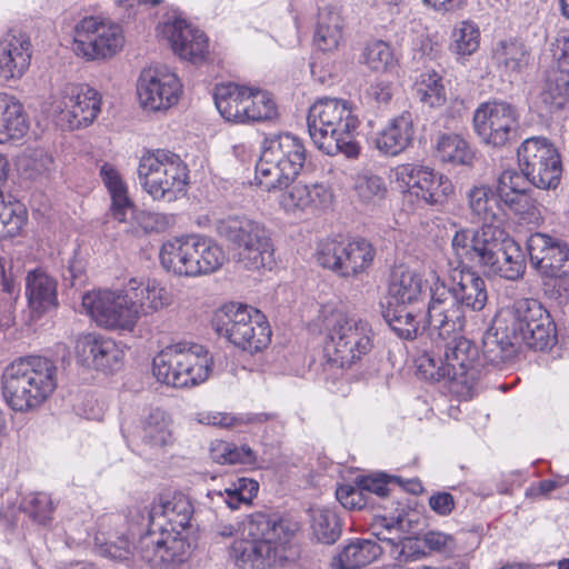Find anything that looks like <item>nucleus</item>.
Returning <instances> with one entry per match:
<instances>
[{"mask_svg": "<svg viewBox=\"0 0 569 569\" xmlns=\"http://www.w3.org/2000/svg\"><path fill=\"white\" fill-rule=\"evenodd\" d=\"M32 57L30 39L24 33L9 31L0 37V78L18 80L27 72Z\"/></svg>", "mask_w": 569, "mask_h": 569, "instance_id": "nucleus-30", "label": "nucleus"}, {"mask_svg": "<svg viewBox=\"0 0 569 569\" xmlns=\"http://www.w3.org/2000/svg\"><path fill=\"white\" fill-rule=\"evenodd\" d=\"M51 99L52 112L71 130L89 126L100 113L101 98L87 84L67 83Z\"/></svg>", "mask_w": 569, "mask_h": 569, "instance_id": "nucleus-18", "label": "nucleus"}, {"mask_svg": "<svg viewBox=\"0 0 569 569\" xmlns=\"http://www.w3.org/2000/svg\"><path fill=\"white\" fill-rule=\"evenodd\" d=\"M123 46L122 27L110 19L90 16L76 24L72 50L87 61L112 58Z\"/></svg>", "mask_w": 569, "mask_h": 569, "instance_id": "nucleus-13", "label": "nucleus"}, {"mask_svg": "<svg viewBox=\"0 0 569 569\" xmlns=\"http://www.w3.org/2000/svg\"><path fill=\"white\" fill-rule=\"evenodd\" d=\"M310 516L315 537L322 543L336 542L341 532L336 512L325 507H312L310 508Z\"/></svg>", "mask_w": 569, "mask_h": 569, "instance_id": "nucleus-49", "label": "nucleus"}, {"mask_svg": "<svg viewBox=\"0 0 569 569\" xmlns=\"http://www.w3.org/2000/svg\"><path fill=\"white\" fill-rule=\"evenodd\" d=\"M123 289L131 309L137 310V321L142 316H149L169 307L172 302L171 293L156 279L131 278Z\"/></svg>", "mask_w": 569, "mask_h": 569, "instance_id": "nucleus-31", "label": "nucleus"}, {"mask_svg": "<svg viewBox=\"0 0 569 569\" xmlns=\"http://www.w3.org/2000/svg\"><path fill=\"white\" fill-rule=\"evenodd\" d=\"M353 191L362 204L376 207L385 200L388 189L380 176L366 172L356 177Z\"/></svg>", "mask_w": 569, "mask_h": 569, "instance_id": "nucleus-50", "label": "nucleus"}, {"mask_svg": "<svg viewBox=\"0 0 569 569\" xmlns=\"http://www.w3.org/2000/svg\"><path fill=\"white\" fill-rule=\"evenodd\" d=\"M382 552V547L369 539H356L347 545L337 556L340 569H357L369 565Z\"/></svg>", "mask_w": 569, "mask_h": 569, "instance_id": "nucleus-46", "label": "nucleus"}, {"mask_svg": "<svg viewBox=\"0 0 569 569\" xmlns=\"http://www.w3.org/2000/svg\"><path fill=\"white\" fill-rule=\"evenodd\" d=\"M28 130L23 106L13 96L0 93V143L19 140Z\"/></svg>", "mask_w": 569, "mask_h": 569, "instance_id": "nucleus-41", "label": "nucleus"}, {"mask_svg": "<svg viewBox=\"0 0 569 569\" xmlns=\"http://www.w3.org/2000/svg\"><path fill=\"white\" fill-rule=\"evenodd\" d=\"M413 91L419 100L430 107L445 101V87L440 76L435 71H425L416 79Z\"/></svg>", "mask_w": 569, "mask_h": 569, "instance_id": "nucleus-54", "label": "nucleus"}, {"mask_svg": "<svg viewBox=\"0 0 569 569\" xmlns=\"http://www.w3.org/2000/svg\"><path fill=\"white\" fill-rule=\"evenodd\" d=\"M182 86L167 67H150L140 73L137 93L141 107L150 111L167 110L179 100Z\"/></svg>", "mask_w": 569, "mask_h": 569, "instance_id": "nucleus-21", "label": "nucleus"}, {"mask_svg": "<svg viewBox=\"0 0 569 569\" xmlns=\"http://www.w3.org/2000/svg\"><path fill=\"white\" fill-rule=\"evenodd\" d=\"M557 342L556 325L548 311L543 308L542 316H537L531 321L530 327L523 330L519 337V346L526 345L528 348L545 351L553 347Z\"/></svg>", "mask_w": 569, "mask_h": 569, "instance_id": "nucleus-44", "label": "nucleus"}, {"mask_svg": "<svg viewBox=\"0 0 569 569\" xmlns=\"http://www.w3.org/2000/svg\"><path fill=\"white\" fill-rule=\"evenodd\" d=\"M336 497L347 509H362L368 505V497L359 481L352 485H341L336 490Z\"/></svg>", "mask_w": 569, "mask_h": 569, "instance_id": "nucleus-64", "label": "nucleus"}, {"mask_svg": "<svg viewBox=\"0 0 569 569\" xmlns=\"http://www.w3.org/2000/svg\"><path fill=\"white\" fill-rule=\"evenodd\" d=\"M466 200L469 210L470 221L480 223L479 229L461 228L456 232H468L471 237L487 231L488 229L502 230L499 222L503 216L501 201L492 187L486 183L473 184L466 192Z\"/></svg>", "mask_w": 569, "mask_h": 569, "instance_id": "nucleus-25", "label": "nucleus"}, {"mask_svg": "<svg viewBox=\"0 0 569 569\" xmlns=\"http://www.w3.org/2000/svg\"><path fill=\"white\" fill-rule=\"evenodd\" d=\"M502 327L503 325L496 317L492 327L482 337V356L480 357L485 367L505 363L517 353L519 343Z\"/></svg>", "mask_w": 569, "mask_h": 569, "instance_id": "nucleus-39", "label": "nucleus"}, {"mask_svg": "<svg viewBox=\"0 0 569 569\" xmlns=\"http://www.w3.org/2000/svg\"><path fill=\"white\" fill-rule=\"evenodd\" d=\"M250 96L251 87L228 82L216 86L213 99L221 117L228 121L244 123Z\"/></svg>", "mask_w": 569, "mask_h": 569, "instance_id": "nucleus-38", "label": "nucleus"}, {"mask_svg": "<svg viewBox=\"0 0 569 569\" xmlns=\"http://www.w3.org/2000/svg\"><path fill=\"white\" fill-rule=\"evenodd\" d=\"M569 101V69L557 67L548 71L539 94L541 108L553 113Z\"/></svg>", "mask_w": 569, "mask_h": 569, "instance_id": "nucleus-42", "label": "nucleus"}, {"mask_svg": "<svg viewBox=\"0 0 569 569\" xmlns=\"http://www.w3.org/2000/svg\"><path fill=\"white\" fill-rule=\"evenodd\" d=\"M343 19L340 14L338 2H329L319 9L315 46L323 52L337 50L342 41Z\"/></svg>", "mask_w": 569, "mask_h": 569, "instance_id": "nucleus-37", "label": "nucleus"}, {"mask_svg": "<svg viewBox=\"0 0 569 569\" xmlns=\"http://www.w3.org/2000/svg\"><path fill=\"white\" fill-rule=\"evenodd\" d=\"M359 483L365 490L366 495L375 493L378 497H386L389 495V485L397 482L400 487L416 493L421 490V485L417 480H409L406 483L396 476H387L385 473L370 475L360 478Z\"/></svg>", "mask_w": 569, "mask_h": 569, "instance_id": "nucleus-58", "label": "nucleus"}, {"mask_svg": "<svg viewBox=\"0 0 569 569\" xmlns=\"http://www.w3.org/2000/svg\"><path fill=\"white\" fill-rule=\"evenodd\" d=\"M530 181L526 178L523 172H518L513 169L505 170L497 180L495 192L501 203L508 206L515 199L519 198L528 190Z\"/></svg>", "mask_w": 569, "mask_h": 569, "instance_id": "nucleus-53", "label": "nucleus"}, {"mask_svg": "<svg viewBox=\"0 0 569 569\" xmlns=\"http://www.w3.org/2000/svg\"><path fill=\"white\" fill-rule=\"evenodd\" d=\"M557 342L556 325L548 311L543 308L542 316H537L531 321L530 327L523 330L519 337V346L526 345L528 348L545 351L553 347Z\"/></svg>", "mask_w": 569, "mask_h": 569, "instance_id": "nucleus-45", "label": "nucleus"}, {"mask_svg": "<svg viewBox=\"0 0 569 569\" xmlns=\"http://www.w3.org/2000/svg\"><path fill=\"white\" fill-rule=\"evenodd\" d=\"M395 177L411 194L428 204L442 203L453 191V186L447 177L436 173L429 167L416 163L397 166Z\"/></svg>", "mask_w": 569, "mask_h": 569, "instance_id": "nucleus-23", "label": "nucleus"}, {"mask_svg": "<svg viewBox=\"0 0 569 569\" xmlns=\"http://www.w3.org/2000/svg\"><path fill=\"white\" fill-rule=\"evenodd\" d=\"M306 159L307 151L300 138L291 133L268 137L256 164V180L268 192L282 189L300 174Z\"/></svg>", "mask_w": 569, "mask_h": 569, "instance_id": "nucleus-7", "label": "nucleus"}, {"mask_svg": "<svg viewBox=\"0 0 569 569\" xmlns=\"http://www.w3.org/2000/svg\"><path fill=\"white\" fill-rule=\"evenodd\" d=\"M517 156L519 167L531 184L539 189L557 188L562 166L557 148L547 138L526 139Z\"/></svg>", "mask_w": 569, "mask_h": 569, "instance_id": "nucleus-15", "label": "nucleus"}, {"mask_svg": "<svg viewBox=\"0 0 569 569\" xmlns=\"http://www.w3.org/2000/svg\"><path fill=\"white\" fill-rule=\"evenodd\" d=\"M100 176L111 198L110 213L118 222H126L128 214H132L134 222L144 233L162 232L173 223V217L170 214L144 210L136 212L128 186L113 166L103 163Z\"/></svg>", "mask_w": 569, "mask_h": 569, "instance_id": "nucleus-14", "label": "nucleus"}, {"mask_svg": "<svg viewBox=\"0 0 569 569\" xmlns=\"http://www.w3.org/2000/svg\"><path fill=\"white\" fill-rule=\"evenodd\" d=\"M58 385V368L49 358L27 356L12 361L2 375V393L17 412H31L42 406Z\"/></svg>", "mask_w": 569, "mask_h": 569, "instance_id": "nucleus-3", "label": "nucleus"}, {"mask_svg": "<svg viewBox=\"0 0 569 569\" xmlns=\"http://www.w3.org/2000/svg\"><path fill=\"white\" fill-rule=\"evenodd\" d=\"M325 351L330 361L349 367L373 348L375 332L371 325L341 309L325 310L322 316Z\"/></svg>", "mask_w": 569, "mask_h": 569, "instance_id": "nucleus-6", "label": "nucleus"}, {"mask_svg": "<svg viewBox=\"0 0 569 569\" xmlns=\"http://www.w3.org/2000/svg\"><path fill=\"white\" fill-rule=\"evenodd\" d=\"M212 358L201 345L178 343L161 350L152 362L156 379L174 388L193 387L210 375Z\"/></svg>", "mask_w": 569, "mask_h": 569, "instance_id": "nucleus-10", "label": "nucleus"}, {"mask_svg": "<svg viewBox=\"0 0 569 569\" xmlns=\"http://www.w3.org/2000/svg\"><path fill=\"white\" fill-rule=\"evenodd\" d=\"M480 44V31L471 21L460 22L452 31V51L460 57L475 53Z\"/></svg>", "mask_w": 569, "mask_h": 569, "instance_id": "nucleus-56", "label": "nucleus"}, {"mask_svg": "<svg viewBox=\"0 0 569 569\" xmlns=\"http://www.w3.org/2000/svg\"><path fill=\"white\" fill-rule=\"evenodd\" d=\"M529 48L518 39L500 40L492 49V60L500 73L510 81L519 78L529 66Z\"/></svg>", "mask_w": 569, "mask_h": 569, "instance_id": "nucleus-34", "label": "nucleus"}, {"mask_svg": "<svg viewBox=\"0 0 569 569\" xmlns=\"http://www.w3.org/2000/svg\"><path fill=\"white\" fill-rule=\"evenodd\" d=\"M430 287L421 272L399 264L390 271L387 293L397 306H413L430 297Z\"/></svg>", "mask_w": 569, "mask_h": 569, "instance_id": "nucleus-28", "label": "nucleus"}, {"mask_svg": "<svg viewBox=\"0 0 569 569\" xmlns=\"http://www.w3.org/2000/svg\"><path fill=\"white\" fill-rule=\"evenodd\" d=\"M503 230L487 228V231L471 237L468 232H456L451 240V249L461 263L477 266L486 274L498 276L499 267L506 266L505 259H500L503 249Z\"/></svg>", "mask_w": 569, "mask_h": 569, "instance_id": "nucleus-17", "label": "nucleus"}, {"mask_svg": "<svg viewBox=\"0 0 569 569\" xmlns=\"http://www.w3.org/2000/svg\"><path fill=\"white\" fill-rule=\"evenodd\" d=\"M373 258V247L362 238L329 239L320 244L317 253L320 266L345 278L365 272Z\"/></svg>", "mask_w": 569, "mask_h": 569, "instance_id": "nucleus-16", "label": "nucleus"}, {"mask_svg": "<svg viewBox=\"0 0 569 569\" xmlns=\"http://www.w3.org/2000/svg\"><path fill=\"white\" fill-rule=\"evenodd\" d=\"M383 530L373 532L377 539L382 542V551L389 549L390 556L407 561L410 558V553L406 552V549L412 548V541L410 539H402L400 530L396 523L388 522L383 519Z\"/></svg>", "mask_w": 569, "mask_h": 569, "instance_id": "nucleus-57", "label": "nucleus"}, {"mask_svg": "<svg viewBox=\"0 0 569 569\" xmlns=\"http://www.w3.org/2000/svg\"><path fill=\"white\" fill-rule=\"evenodd\" d=\"M247 104L244 123L272 120L278 116L277 104L272 96L259 88L251 87V96Z\"/></svg>", "mask_w": 569, "mask_h": 569, "instance_id": "nucleus-52", "label": "nucleus"}, {"mask_svg": "<svg viewBox=\"0 0 569 569\" xmlns=\"http://www.w3.org/2000/svg\"><path fill=\"white\" fill-rule=\"evenodd\" d=\"M500 259H505L506 266L499 267L498 276L507 280H518L526 270L525 257L520 247L511 239L503 238V249Z\"/></svg>", "mask_w": 569, "mask_h": 569, "instance_id": "nucleus-59", "label": "nucleus"}, {"mask_svg": "<svg viewBox=\"0 0 569 569\" xmlns=\"http://www.w3.org/2000/svg\"><path fill=\"white\" fill-rule=\"evenodd\" d=\"M258 490L259 483L256 480L238 478L223 490L211 491V495L218 496L231 510H236L241 503H250L257 496Z\"/></svg>", "mask_w": 569, "mask_h": 569, "instance_id": "nucleus-51", "label": "nucleus"}, {"mask_svg": "<svg viewBox=\"0 0 569 569\" xmlns=\"http://www.w3.org/2000/svg\"><path fill=\"white\" fill-rule=\"evenodd\" d=\"M79 362L101 371L117 369L124 356L123 350L110 338L96 333L80 336L76 343Z\"/></svg>", "mask_w": 569, "mask_h": 569, "instance_id": "nucleus-27", "label": "nucleus"}, {"mask_svg": "<svg viewBox=\"0 0 569 569\" xmlns=\"http://www.w3.org/2000/svg\"><path fill=\"white\" fill-rule=\"evenodd\" d=\"M472 122L482 142L502 147L517 136L519 111L513 104L503 100L486 101L475 110Z\"/></svg>", "mask_w": 569, "mask_h": 569, "instance_id": "nucleus-19", "label": "nucleus"}, {"mask_svg": "<svg viewBox=\"0 0 569 569\" xmlns=\"http://www.w3.org/2000/svg\"><path fill=\"white\" fill-rule=\"evenodd\" d=\"M82 307L99 326L108 329L132 331L137 325V310L131 309L124 289L87 292Z\"/></svg>", "mask_w": 569, "mask_h": 569, "instance_id": "nucleus-20", "label": "nucleus"}, {"mask_svg": "<svg viewBox=\"0 0 569 569\" xmlns=\"http://www.w3.org/2000/svg\"><path fill=\"white\" fill-rule=\"evenodd\" d=\"M164 525L159 521L154 526L150 523L149 530L142 535L133 549L142 559L151 561L154 557L162 558Z\"/></svg>", "mask_w": 569, "mask_h": 569, "instance_id": "nucleus-60", "label": "nucleus"}, {"mask_svg": "<svg viewBox=\"0 0 569 569\" xmlns=\"http://www.w3.org/2000/svg\"><path fill=\"white\" fill-rule=\"evenodd\" d=\"M531 266L542 276H569V244L547 233L536 232L527 240Z\"/></svg>", "mask_w": 569, "mask_h": 569, "instance_id": "nucleus-24", "label": "nucleus"}, {"mask_svg": "<svg viewBox=\"0 0 569 569\" xmlns=\"http://www.w3.org/2000/svg\"><path fill=\"white\" fill-rule=\"evenodd\" d=\"M159 257L167 271L191 278L213 273L227 261L223 248L202 236L168 240L162 244Z\"/></svg>", "mask_w": 569, "mask_h": 569, "instance_id": "nucleus-9", "label": "nucleus"}, {"mask_svg": "<svg viewBox=\"0 0 569 569\" xmlns=\"http://www.w3.org/2000/svg\"><path fill=\"white\" fill-rule=\"evenodd\" d=\"M213 328L238 348L251 353L270 342L271 330L264 316L247 305L229 302L213 316Z\"/></svg>", "mask_w": 569, "mask_h": 569, "instance_id": "nucleus-12", "label": "nucleus"}, {"mask_svg": "<svg viewBox=\"0 0 569 569\" xmlns=\"http://www.w3.org/2000/svg\"><path fill=\"white\" fill-rule=\"evenodd\" d=\"M543 307L535 299H519L511 306L505 307L497 313L502 328L511 333L512 339L519 343L523 330L530 327L537 316H542Z\"/></svg>", "mask_w": 569, "mask_h": 569, "instance_id": "nucleus-40", "label": "nucleus"}, {"mask_svg": "<svg viewBox=\"0 0 569 569\" xmlns=\"http://www.w3.org/2000/svg\"><path fill=\"white\" fill-rule=\"evenodd\" d=\"M211 459L220 465L249 466L257 465V453L249 445H236L224 440H214L210 445Z\"/></svg>", "mask_w": 569, "mask_h": 569, "instance_id": "nucleus-47", "label": "nucleus"}, {"mask_svg": "<svg viewBox=\"0 0 569 569\" xmlns=\"http://www.w3.org/2000/svg\"><path fill=\"white\" fill-rule=\"evenodd\" d=\"M216 231L237 251L238 260L246 269H271L274 264L271 232L264 223L232 214L218 219Z\"/></svg>", "mask_w": 569, "mask_h": 569, "instance_id": "nucleus-8", "label": "nucleus"}, {"mask_svg": "<svg viewBox=\"0 0 569 569\" xmlns=\"http://www.w3.org/2000/svg\"><path fill=\"white\" fill-rule=\"evenodd\" d=\"M307 124L313 144L325 154L342 153L348 158L359 154L355 140L359 121L347 101L333 98L317 100L309 109Z\"/></svg>", "mask_w": 569, "mask_h": 569, "instance_id": "nucleus-5", "label": "nucleus"}, {"mask_svg": "<svg viewBox=\"0 0 569 569\" xmlns=\"http://www.w3.org/2000/svg\"><path fill=\"white\" fill-rule=\"evenodd\" d=\"M469 266L458 260V266L449 273L448 284L438 274L432 278L429 317L450 336L463 330L467 310L480 311L488 300L485 280Z\"/></svg>", "mask_w": 569, "mask_h": 569, "instance_id": "nucleus-1", "label": "nucleus"}, {"mask_svg": "<svg viewBox=\"0 0 569 569\" xmlns=\"http://www.w3.org/2000/svg\"><path fill=\"white\" fill-rule=\"evenodd\" d=\"M436 157L445 163L471 166L475 152L460 134L442 133L437 139Z\"/></svg>", "mask_w": 569, "mask_h": 569, "instance_id": "nucleus-43", "label": "nucleus"}, {"mask_svg": "<svg viewBox=\"0 0 569 569\" xmlns=\"http://www.w3.org/2000/svg\"><path fill=\"white\" fill-rule=\"evenodd\" d=\"M19 169L27 179H49L54 171V160L46 150L33 149L20 157Z\"/></svg>", "mask_w": 569, "mask_h": 569, "instance_id": "nucleus-48", "label": "nucleus"}, {"mask_svg": "<svg viewBox=\"0 0 569 569\" xmlns=\"http://www.w3.org/2000/svg\"><path fill=\"white\" fill-rule=\"evenodd\" d=\"M193 507L190 499L183 493L160 496L149 511L151 525L161 521L169 529H186L191 521Z\"/></svg>", "mask_w": 569, "mask_h": 569, "instance_id": "nucleus-32", "label": "nucleus"}, {"mask_svg": "<svg viewBox=\"0 0 569 569\" xmlns=\"http://www.w3.org/2000/svg\"><path fill=\"white\" fill-rule=\"evenodd\" d=\"M24 512L37 523L47 525L52 519L54 503L46 492H33L23 500Z\"/></svg>", "mask_w": 569, "mask_h": 569, "instance_id": "nucleus-61", "label": "nucleus"}, {"mask_svg": "<svg viewBox=\"0 0 569 569\" xmlns=\"http://www.w3.org/2000/svg\"><path fill=\"white\" fill-rule=\"evenodd\" d=\"M27 221V211L18 201H0V238H12L20 233Z\"/></svg>", "mask_w": 569, "mask_h": 569, "instance_id": "nucleus-55", "label": "nucleus"}, {"mask_svg": "<svg viewBox=\"0 0 569 569\" xmlns=\"http://www.w3.org/2000/svg\"><path fill=\"white\" fill-rule=\"evenodd\" d=\"M456 335L449 337L453 338L445 345L442 357L423 355L419 369L429 379H447L458 396L468 399L476 392L485 375V366L475 342Z\"/></svg>", "mask_w": 569, "mask_h": 569, "instance_id": "nucleus-4", "label": "nucleus"}, {"mask_svg": "<svg viewBox=\"0 0 569 569\" xmlns=\"http://www.w3.org/2000/svg\"><path fill=\"white\" fill-rule=\"evenodd\" d=\"M26 296L31 311L40 317L58 307V282L43 269L36 268L27 273Z\"/></svg>", "mask_w": 569, "mask_h": 569, "instance_id": "nucleus-33", "label": "nucleus"}, {"mask_svg": "<svg viewBox=\"0 0 569 569\" xmlns=\"http://www.w3.org/2000/svg\"><path fill=\"white\" fill-rule=\"evenodd\" d=\"M140 438L150 448L163 449L174 442L173 421L163 409L150 408L140 419Z\"/></svg>", "mask_w": 569, "mask_h": 569, "instance_id": "nucleus-36", "label": "nucleus"}, {"mask_svg": "<svg viewBox=\"0 0 569 569\" xmlns=\"http://www.w3.org/2000/svg\"><path fill=\"white\" fill-rule=\"evenodd\" d=\"M157 31L183 60L198 63L209 54V39L206 33L181 16L174 14L160 22Z\"/></svg>", "mask_w": 569, "mask_h": 569, "instance_id": "nucleus-22", "label": "nucleus"}, {"mask_svg": "<svg viewBox=\"0 0 569 569\" xmlns=\"http://www.w3.org/2000/svg\"><path fill=\"white\" fill-rule=\"evenodd\" d=\"M183 530L184 529H169L164 526L162 561H183L190 548L183 535Z\"/></svg>", "mask_w": 569, "mask_h": 569, "instance_id": "nucleus-62", "label": "nucleus"}, {"mask_svg": "<svg viewBox=\"0 0 569 569\" xmlns=\"http://www.w3.org/2000/svg\"><path fill=\"white\" fill-rule=\"evenodd\" d=\"M413 118L410 112H402L378 133L377 149L386 156H397L406 150L413 140Z\"/></svg>", "mask_w": 569, "mask_h": 569, "instance_id": "nucleus-35", "label": "nucleus"}, {"mask_svg": "<svg viewBox=\"0 0 569 569\" xmlns=\"http://www.w3.org/2000/svg\"><path fill=\"white\" fill-rule=\"evenodd\" d=\"M279 196V206L289 214L316 213L328 209L333 199L329 187L323 183H288Z\"/></svg>", "mask_w": 569, "mask_h": 569, "instance_id": "nucleus-26", "label": "nucleus"}, {"mask_svg": "<svg viewBox=\"0 0 569 569\" xmlns=\"http://www.w3.org/2000/svg\"><path fill=\"white\" fill-rule=\"evenodd\" d=\"M293 528L286 520H277L262 512L248 517L241 530V540L232 545V556L243 568L264 569L281 566L295 557L291 539Z\"/></svg>", "mask_w": 569, "mask_h": 569, "instance_id": "nucleus-2", "label": "nucleus"}, {"mask_svg": "<svg viewBox=\"0 0 569 569\" xmlns=\"http://www.w3.org/2000/svg\"><path fill=\"white\" fill-rule=\"evenodd\" d=\"M408 306H397V308H388L383 311V319L389 327L401 339L413 340L423 331L428 330L430 335H437L441 339H449L450 335L445 328L435 326L429 317L431 308V298L425 311L412 312L407 309Z\"/></svg>", "mask_w": 569, "mask_h": 569, "instance_id": "nucleus-29", "label": "nucleus"}, {"mask_svg": "<svg viewBox=\"0 0 569 569\" xmlns=\"http://www.w3.org/2000/svg\"><path fill=\"white\" fill-rule=\"evenodd\" d=\"M362 57L363 62L375 71H386L396 62L390 46L381 40L368 43Z\"/></svg>", "mask_w": 569, "mask_h": 569, "instance_id": "nucleus-63", "label": "nucleus"}, {"mask_svg": "<svg viewBox=\"0 0 569 569\" xmlns=\"http://www.w3.org/2000/svg\"><path fill=\"white\" fill-rule=\"evenodd\" d=\"M137 172L141 188L154 201H174L186 192L188 167L169 150L146 152L139 160Z\"/></svg>", "mask_w": 569, "mask_h": 569, "instance_id": "nucleus-11", "label": "nucleus"}]
</instances>
